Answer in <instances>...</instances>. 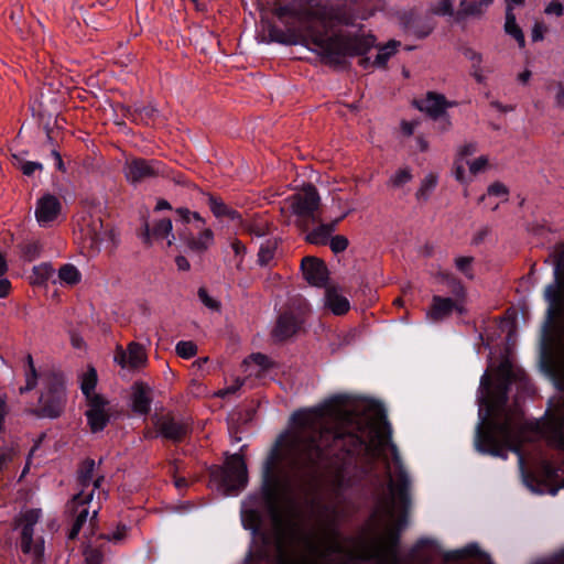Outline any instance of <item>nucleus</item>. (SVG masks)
<instances>
[{
    "instance_id": "09e8293b",
    "label": "nucleus",
    "mask_w": 564,
    "mask_h": 564,
    "mask_svg": "<svg viewBox=\"0 0 564 564\" xmlns=\"http://www.w3.org/2000/svg\"><path fill=\"white\" fill-rule=\"evenodd\" d=\"M487 196L500 197L502 200L507 199L508 189L501 183H494L487 189Z\"/></svg>"
},
{
    "instance_id": "680f3d73",
    "label": "nucleus",
    "mask_w": 564,
    "mask_h": 564,
    "mask_svg": "<svg viewBox=\"0 0 564 564\" xmlns=\"http://www.w3.org/2000/svg\"><path fill=\"white\" fill-rule=\"evenodd\" d=\"M459 553H460L459 557H463V556H477L479 554V549H478V546L476 544H470V545H467L462 551H459Z\"/></svg>"
},
{
    "instance_id": "412c9836",
    "label": "nucleus",
    "mask_w": 564,
    "mask_h": 564,
    "mask_svg": "<svg viewBox=\"0 0 564 564\" xmlns=\"http://www.w3.org/2000/svg\"><path fill=\"white\" fill-rule=\"evenodd\" d=\"M302 323L303 319L299 314L285 312L279 316L273 336L279 340L290 338L297 332Z\"/></svg>"
},
{
    "instance_id": "6e6d98bb",
    "label": "nucleus",
    "mask_w": 564,
    "mask_h": 564,
    "mask_svg": "<svg viewBox=\"0 0 564 564\" xmlns=\"http://www.w3.org/2000/svg\"><path fill=\"white\" fill-rule=\"evenodd\" d=\"M37 170H42V164L39 162L26 161L21 164V171L24 175L31 176Z\"/></svg>"
},
{
    "instance_id": "f704fd0d",
    "label": "nucleus",
    "mask_w": 564,
    "mask_h": 564,
    "mask_svg": "<svg viewBox=\"0 0 564 564\" xmlns=\"http://www.w3.org/2000/svg\"><path fill=\"white\" fill-rule=\"evenodd\" d=\"M503 29L508 35L516 40L520 48H523L525 46L524 34L522 32V29L517 23V18L514 13L506 14Z\"/></svg>"
},
{
    "instance_id": "4468645a",
    "label": "nucleus",
    "mask_w": 564,
    "mask_h": 564,
    "mask_svg": "<svg viewBox=\"0 0 564 564\" xmlns=\"http://www.w3.org/2000/svg\"><path fill=\"white\" fill-rule=\"evenodd\" d=\"M400 25L405 34L415 39H425L433 32L436 22L432 15L409 11L401 14Z\"/></svg>"
},
{
    "instance_id": "b1692460",
    "label": "nucleus",
    "mask_w": 564,
    "mask_h": 564,
    "mask_svg": "<svg viewBox=\"0 0 564 564\" xmlns=\"http://www.w3.org/2000/svg\"><path fill=\"white\" fill-rule=\"evenodd\" d=\"M341 219L343 217H339L329 224H319L314 229L306 230V241L316 246L327 245L332 234L335 231Z\"/></svg>"
},
{
    "instance_id": "2f4dec72",
    "label": "nucleus",
    "mask_w": 564,
    "mask_h": 564,
    "mask_svg": "<svg viewBox=\"0 0 564 564\" xmlns=\"http://www.w3.org/2000/svg\"><path fill=\"white\" fill-rule=\"evenodd\" d=\"M438 184L437 174L430 172L421 181L420 186L415 193L419 202H427Z\"/></svg>"
},
{
    "instance_id": "aec40b11",
    "label": "nucleus",
    "mask_w": 564,
    "mask_h": 564,
    "mask_svg": "<svg viewBox=\"0 0 564 564\" xmlns=\"http://www.w3.org/2000/svg\"><path fill=\"white\" fill-rule=\"evenodd\" d=\"M172 221L169 218L154 220L151 225L145 224V240L148 242L166 240V246H172L175 236L172 231Z\"/></svg>"
},
{
    "instance_id": "0e129e2a",
    "label": "nucleus",
    "mask_w": 564,
    "mask_h": 564,
    "mask_svg": "<svg viewBox=\"0 0 564 564\" xmlns=\"http://www.w3.org/2000/svg\"><path fill=\"white\" fill-rule=\"evenodd\" d=\"M555 104L558 108L564 109V86L558 84L555 95Z\"/></svg>"
},
{
    "instance_id": "052dcab7",
    "label": "nucleus",
    "mask_w": 564,
    "mask_h": 564,
    "mask_svg": "<svg viewBox=\"0 0 564 564\" xmlns=\"http://www.w3.org/2000/svg\"><path fill=\"white\" fill-rule=\"evenodd\" d=\"M8 405L3 398H0V432H2L4 426V420L8 414Z\"/></svg>"
},
{
    "instance_id": "f8f14e48",
    "label": "nucleus",
    "mask_w": 564,
    "mask_h": 564,
    "mask_svg": "<svg viewBox=\"0 0 564 564\" xmlns=\"http://www.w3.org/2000/svg\"><path fill=\"white\" fill-rule=\"evenodd\" d=\"M123 173L128 182L139 184L158 176H165L166 169L161 161L135 158L126 162Z\"/></svg>"
},
{
    "instance_id": "a18cd8bd",
    "label": "nucleus",
    "mask_w": 564,
    "mask_h": 564,
    "mask_svg": "<svg viewBox=\"0 0 564 564\" xmlns=\"http://www.w3.org/2000/svg\"><path fill=\"white\" fill-rule=\"evenodd\" d=\"M432 12L436 15H453V2L451 0H441L432 8Z\"/></svg>"
},
{
    "instance_id": "f257e3e1",
    "label": "nucleus",
    "mask_w": 564,
    "mask_h": 564,
    "mask_svg": "<svg viewBox=\"0 0 564 564\" xmlns=\"http://www.w3.org/2000/svg\"><path fill=\"white\" fill-rule=\"evenodd\" d=\"M344 403V398L337 395L316 408L295 412L293 430L278 440L264 462L262 492L281 563L289 561V551L296 544L303 545L305 554L293 564H317V560L343 552L335 509L321 508V516L332 514L317 535L302 530L300 503L314 506L312 496L321 474L341 488L355 456L380 457L384 453V425L347 411Z\"/></svg>"
},
{
    "instance_id": "5fc2aeb1",
    "label": "nucleus",
    "mask_w": 564,
    "mask_h": 564,
    "mask_svg": "<svg viewBox=\"0 0 564 564\" xmlns=\"http://www.w3.org/2000/svg\"><path fill=\"white\" fill-rule=\"evenodd\" d=\"M544 12L550 15L561 17L564 13V6L558 1H552L546 6Z\"/></svg>"
},
{
    "instance_id": "f3484780",
    "label": "nucleus",
    "mask_w": 564,
    "mask_h": 564,
    "mask_svg": "<svg viewBox=\"0 0 564 564\" xmlns=\"http://www.w3.org/2000/svg\"><path fill=\"white\" fill-rule=\"evenodd\" d=\"M85 247L89 249L90 254L100 251L105 243L112 239V231L104 229L100 219L93 220L82 229Z\"/></svg>"
},
{
    "instance_id": "2eb2a0df",
    "label": "nucleus",
    "mask_w": 564,
    "mask_h": 564,
    "mask_svg": "<svg viewBox=\"0 0 564 564\" xmlns=\"http://www.w3.org/2000/svg\"><path fill=\"white\" fill-rule=\"evenodd\" d=\"M110 414V405L105 398L93 397L90 400H87L85 415L91 432L102 431L109 422Z\"/></svg>"
},
{
    "instance_id": "774afa93",
    "label": "nucleus",
    "mask_w": 564,
    "mask_h": 564,
    "mask_svg": "<svg viewBox=\"0 0 564 564\" xmlns=\"http://www.w3.org/2000/svg\"><path fill=\"white\" fill-rule=\"evenodd\" d=\"M546 564H564V549L550 558Z\"/></svg>"
},
{
    "instance_id": "bb28decb",
    "label": "nucleus",
    "mask_w": 564,
    "mask_h": 564,
    "mask_svg": "<svg viewBox=\"0 0 564 564\" xmlns=\"http://www.w3.org/2000/svg\"><path fill=\"white\" fill-rule=\"evenodd\" d=\"M325 306L328 307L335 315L346 314L350 308L349 301L335 288L326 289Z\"/></svg>"
},
{
    "instance_id": "7ed1b4c3",
    "label": "nucleus",
    "mask_w": 564,
    "mask_h": 564,
    "mask_svg": "<svg viewBox=\"0 0 564 564\" xmlns=\"http://www.w3.org/2000/svg\"><path fill=\"white\" fill-rule=\"evenodd\" d=\"M383 8L384 0L276 1L272 13L286 30L271 26L269 33L279 43H293L305 35L326 64L345 66L376 44L375 35L356 21L367 20Z\"/></svg>"
},
{
    "instance_id": "dca6fc26",
    "label": "nucleus",
    "mask_w": 564,
    "mask_h": 564,
    "mask_svg": "<svg viewBox=\"0 0 564 564\" xmlns=\"http://www.w3.org/2000/svg\"><path fill=\"white\" fill-rule=\"evenodd\" d=\"M62 213V203L55 195L44 194L35 205V218L41 227H51Z\"/></svg>"
},
{
    "instance_id": "4be33fe9",
    "label": "nucleus",
    "mask_w": 564,
    "mask_h": 564,
    "mask_svg": "<svg viewBox=\"0 0 564 564\" xmlns=\"http://www.w3.org/2000/svg\"><path fill=\"white\" fill-rule=\"evenodd\" d=\"M454 105V102L447 101L443 95L436 93H429L424 99L417 102V107L433 119L443 116L445 110Z\"/></svg>"
},
{
    "instance_id": "20e7f679",
    "label": "nucleus",
    "mask_w": 564,
    "mask_h": 564,
    "mask_svg": "<svg viewBox=\"0 0 564 564\" xmlns=\"http://www.w3.org/2000/svg\"><path fill=\"white\" fill-rule=\"evenodd\" d=\"M368 421H376L384 425V432L388 435L383 455L368 457L372 460H382L388 477L387 492L378 496L373 512V517L387 523L386 534L375 551V557L380 564H398L399 535L405 525V516L400 514L397 519L395 517L398 512L403 513L409 507L410 477L404 469L397 446L391 442V427L384 415L379 413Z\"/></svg>"
},
{
    "instance_id": "9b49d317",
    "label": "nucleus",
    "mask_w": 564,
    "mask_h": 564,
    "mask_svg": "<svg viewBox=\"0 0 564 564\" xmlns=\"http://www.w3.org/2000/svg\"><path fill=\"white\" fill-rule=\"evenodd\" d=\"M152 421L154 431H147L145 438L162 437L173 443H181L192 431L188 420L170 413L155 415Z\"/></svg>"
},
{
    "instance_id": "58836bf2",
    "label": "nucleus",
    "mask_w": 564,
    "mask_h": 564,
    "mask_svg": "<svg viewBox=\"0 0 564 564\" xmlns=\"http://www.w3.org/2000/svg\"><path fill=\"white\" fill-rule=\"evenodd\" d=\"M243 527L252 532L253 535L260 532L261 518L257 510L243 509L241 513Z\"/></svg>"
},
{
    "instance_id": "49530a36",
    "label": "nucleus",
    "mask_w": 564,
    "mask_h": 564,
    "mask_svg": "<svg viewBox=\"0 0 564 564\" xmlns=\"http://www.w3.org/2000/svg\"><path fill=\"white\" fill-rule=\"evenodd\" d=\"M542 468L544 475L551 481H555L560 479L562 476H564V470H562L561 468H555L550 462H545Z\"/></svg>"
},
{
    "instance_id": "a878e982",
    "label": "nucleus",
    "mask_w": 564,
    "mask_h": 564,
    "mask_svg": "<svg viewBox=\"0 0 564 564\" xmlns=\"http://www.w3.org/2000/svg\"><path fill=\"white\" fill-rule=\"evenodd\" d=\"M242 366L245 367V371L249 372L250 376L254 375L260 377L271 368L272 362L268 356L257 352L246 358Z\"/></svg>"
},
{
    "instance_id": "a211bd4d",
    "label": "nucleus",
    "mask_w": 564,
    "mask_h": 564,
    "mask_svg": "<svg viewBox=\"0 0 564 564\" xmlns=\"http://www.w3.org/2000/svg\"><path fill=\"white\" fill-rule=\"evenodd\" d=\"M454 311H457L459 314L464 312L462 301L434 295L431 306L426 311V319L432 323H438L451 316Z\"/></svg>"
},
{
    "instance_id": "ea45409f",
    "label": "nucleus",
    "mask_w": 564,
    "mask_h": 564,
    "mask_svg": "<svg viewBox=\"0 0 564 564\" xmlns=\"http://www.w3.org/2000/svg\"><path fill=\"white\" fill-rule=\"evenodd\" d=\"M412 172L410 167L399 169L389 180V184L393 187H401L412 180Z\"/></svg>"
},
{
    "instance_id": "a19ab883",
    "label": "nucleus",
    "mask_w": 564,
    "mask_h": 564,
    "mask_svg": "<svg viewBox=\"0 0 564 564\" xmlns=\"http://www.w3.org/2000/svg\"><path fill=\"white\" fill-rule=\"evenodd\" d=\"M175 351L181 358L189 359L197 354V346L191 340H181L176 344Z\"/></svg>"
},
{
    "instance_id": "37998d69",
    "label": "nucleus",
    "mask_w": 564,
    "mask_h": 564,
    "mask_svg": "<svg viewBox=\"0 0 564 564\" xmlns=\"http://www.w3.org/2000/svg\"><path fill=\"white\" fill-rule=\"evenodd\" d=\"M328 243L333 252L339 253L346 250V248L348 247V239L341 235H337L334 237L330 236Z\"/></svg>"
},
{
    "instance_id": "ddd939ff",
    "label": "nucleus",
    "mask_w": 564,
    "mask_h": 564,
    "mask_svg": "<svg viewBox=\"0 0 564 564\" xmlns=\"http://www.w3.org/2000/svg\"><path fill=\"white\" fill-rule=\"evenodd\" d=\"M113 360L122 369L129 371H140L148 366L149 358L144 345L138 341H131L127 348L117 346Z\"/></svg>"
},
{
    "instance_id": "338daca9",
    "label": "nucleus",
    "mask_w": 564,
    "mask_h": 564,
    "mask_svg": "<svg viewBox=\"0 0 564 564\" xmlns=\"http://www.w3.org/2000/svg\"><path fill=\"white\" fill-rule=\"evenodd\" d=\"M231 249L234 250L236 256H242L246 252L245 245L239 240H234L231 242Z\"/></svg>"
},
{
    "instance_id": "5701e85b",
    "label": "nucleus",
    "mask_w": 564,
    "mask_h": 564,
    "mask_svg": "<svg viewBox=\"0 0 564 564\" xmlns=\"http://www.w3.org/2000/svg\"><path fill=\"white\" fill-rule=\"evenodd\" d=\"M495 0H462L455 13L457 22L468 17H481Z\"/></svg>"
},
{
    "instance_id": "423d86ee",
    "label": "nucleus",
    "mask_w": 564,
    "mask_h": 564,
    "mask_svg": "<svg viewBox=\"0 0 564 564\" xmlns=\"http://www.w3.org/2000/svg\"><path fill=\"white\" fill-rule=\"evenodd\" d=\"M104 479V475L96 474V463L94 459L87 458L79 465L76 484L80 490L73 497L67 506L68 511L75 517L68 539L74 540L83 529V525L87 522L89 505L93 500L94 492L101 487Z\"/></svg>"
},
{
    "instance_id": "0eeeda50",
    "label": "nucleus",
    "mask_w": 564,
    "mask_h": 564,
    "mask_svg": "<svg viewBox=\"0 0 564 564\" xmlns=\"http://www.w3.org/2000/svg\"><path fill=\"white\" fill-rule=\"evenodd\" d=\"M175 213L176 223L184 226L178 230V236L186 247L196 253L207 251L214 245L215 236L214 231L206 227L205 219L198 213L185 207L177 208Z\"/></svg>"
},
{
    "instance_id": "bf43d9fd",
    "label": "nucleus",
    "mask_w": 564,
    "mask_h": 564,
    "mask_svg": "<svg viewBox=\"0 0 564 564\" xmlns=\"http://www.w3.org/2000/svg\"><path fill=\"white\" fill-rule=\"evenodd\" d=\"M506 1V14L514 13L516 8L524 6V0H505Z\"/></svg>"
},
{
    "instance_id": "de8ad7c7",
    "label": "nucleus",
    "mask_w": 564,
    "mask_h": 564,
    "mask_svg": "<svg viewBox=\"0 0 564 564\" xmlns=\"http://www.w3.org/2000/svg\"><path fill=\"white\" fill-rule=\"evenodd\" d=\"M471 257H458L455 260L456 268L466 276L471 278Z\"/></svg>"
},
{
    "instance_id": "6e6552de",
    "label": "nucleus",
    "mask_w": 564,
    "mask_h": 564,
    "mask_svg": "<svg viewBox=\"0 0 564 564\" xmlns=\"http://www.w3.org/2000/svg\"><path fill=\"white\" fill-rule=\"evenodd\" d=\"M210 481L223 495H238L248 482L247 466L242 456L239 454L230 455L226 458L224 466L213 467Z\"/></svg>"
},
{
    "instance_id": "4d7b16f0",
    "label": "nucleus",
    "mask_w": 564,
    "mask_h": 564,
    "mask_svg": "<svg viewBox=\"0 0 564 564\" xmlns=\"http://www.w3.org/2000/svg\"><path fill=\"white\" fill-rule=\"evenodd\" d=\"M465 56L473 62V68L480 66L481 64V55L473 50H467L465 52Z\"/></svg>"
},
{
    "instance_id": "3c124183",
    "label": "nucleus",
    "mask_w": 564,
    "mask_h": 564,
    "mask_svg": "<svg viewBox=\"0 0 564 564\" xmlns=\"http://www.w3.org/2000/svg\"><path fill=\"white\" fill-rule=\"evenodd\" d=\"M487 164H488V159L485 155L477 158L473 162H468V161L465 162V165L469 166V172L474 175L479 173L480 171H482Z\"/></svg>"
},
{
    "instance_id": "f03ea898",
    "label": "nucleus",
    "mask_w": 564,
    "mask_h": 564,
    "mask_svg": "<svg viewBox=\"0 0 564 564\" xmlns=\"http://www.w3.org/2000/svg\"><path fill=\"white\" fill-rule=\"evenodd\" d=\"M550 257L554 281L545 288L544 299L549 303V321H561L550 343L549 371L563 395L552 403L542 421H528L519 406H507L510 386L518 377L508 360L498 366L494 382L485 373L479 387L480 422L475 435L476 449L503 459L512 451L518 454L520 465L523 464L521 444L532 436L564 452V242L556 245Z\"/></svg>"
},
{
    "instance_id": "864d4df0",
    "label": "nucleus",
    "mask_w": 564,
    "mask_h": 564,
    "mask_svg": "<svg viewBox=\"0 0 564 564\" xmlns=\"http://www.w3.org/2000/svg\"><path fill=\"white\" fill-rule=\"evenodd\" d=\"M546 26L542 22H535L532 32H531V39L533 42H540L544 39V34L546 32Z\"/></svg>"
},
{
    "instance_id": "1a4fd4ad",
    "label": "nucleus",
    "mask_w": 564,
    "mask_h": 564,
    "mask_svg": "<svg viewBox=\"0 0 564 564\" xmlns=\"http://www.w3.org/2000/svg\"><path fill=\"white\" fill-rule=\"evenodd\" d=\"M292 214L296 216V226L306 231L313 224L319 223L321 197L315 186L305 185L288 198Z\"/></svg>"
},
{
    "instance_id": "9d476101",
    "label": "nucleus",
    "mask_w": 564,
    "mask_h": 564,
    "mask_svg": "<svg viewBox=\"0 0 564 564\" xmlns=\"http://www.w3.org/2000/svg\"><path fill=\"white\" fill-rule=\"evenodd\" d=\"M42 518L41 509H29L19 517L18 527H20V549L22 553L32 558V564H42L44 557V539L34 535V527Z\"/></svg>"
},
{
    "instance_id": "e2e57ef3",
    "label": "nucleus",
    "mask_w": 564,
    "mask_h": 564,
    "mask_svg": "<svg viewBox=\"0 0 564 564\" xmlns=\"http://www.w3.org/2000/svg\"><path fill=\"white\" fill-rule=\"evenodd\" d=\"M175 263L178 270L181 271H188L191 268L189 261L184 256H177L175 258Z\"/></svg>"
},
{
    "instance_id": "603ef678",
    "label": "nucleus",
    "mask_w": 564,
    "mask_h": 564,
    "mask_svg": "<svg viewBox=\"0 0 564 564\" xmlns=\"http://www.w3.org/2000/svg\"><path fill=\"white\" fill-rule=\"evenodd\" d=\"M198 297L202 301V303L207 306L210 310H218L219 303L209 296L208 292L204 288L198 289Z\"/></svg>"
},
{
    "instance_id": "c756f323",
    "label": "nucleus",
    "mask_w": 564,
    "mask_h": 564,
    "mask_svg": "<svg viewBox=\"0 0 564 564\" xmlns=\"http://www.w3.org/2000/svg\"><path fill=\"white\" fill-rule=\"evenodd\" d=\"M54 275L55 270L51 263H41L33 267L32 274L30 275V282L32 285L36 286L46 285L48 281L57 283V281L53 279Z\"/></svg>"
},
{
    "instance_id": "6ab92c4d",
    "label": "nucleus",
    "mask_w": 564,
    "mask_h": 564,
    "mask_svg": "<svg viewBox=\"0 0 564 564\" xmlns=\"http://www.w3.org/2000/svg\"><path fill=\"white\" fill-rule=\"evenodd\" d=\"M304 279L313 286L323 288L328 280V270L325 263L314 257H305L301 262Z\"/></svg>"
},
{
    "instance_id": "393cba45",
    "label": "nucleus",
    "mask_w": 564,
    "mask_h": 564,
    "mask_svg": "<svg viewBox=\"0 0 564 564\" xmlns=\"http://www.w3.org/2000/svg\"><path fill=\"white\" fill-rule=\"evenodd\" d=\"M399 46V41L391 40L386 45L379 47V52L377 53L373 62L366 57L361 58L359 63L364 68H368L369 66L384 67L389 58L397 52Z\"/></svg>"
},
{
    "instance_id": "79ce46f5",
    "label": "nucleus",
    "mask_w": 564,
    "mask_h": 564,
    "mask_svg": "<svg viewBox=\"0 0 564 564\" xmlns=\"http://www.w3.org/2000/svg\"><path fill=\"white\" fill-rule=\"evenodd\" d=\"M41 250L42 246L39 241H31L23 246L22 254L26 261H33L40 256Z\"/></svg>"
},
{
    "instance_id": "7c9ffc66",
    "label": "nucleus",
    "mask_w": 564,
    "mask_h": 564,
    "mask_svg": "<svg viewBox=\"0 0 564 564\" xmlns=\"http://www.w3.org/2000/svg\"><path fill=\"white\" fill-rule=\"evenodd\" d=\"M208 205H209V208L215 217H217V218L226 217L231 220L241 221L240 214L237 210L229 207L228 205H226L224 203V200H221L220 198H217L215 196H209Z\"/></svg>"
},
{
    "instance_id": "4c0bfd02",
    "label": "nucleus",
    "mask_w": 564,
    "mask_h": 564,
    "mask_svg": "<svg viewBox=\"0 0 564 564\" xmlns=\"http://www.w3.org/2000/svg\"><path fill=\"white\" fill-rule=\"evenodd\" d=\"M130 116L131 119L135 122L150 124L154 122L155 118L158 117V110L151 105L135 106Z\"/></svg>"
},
{
    "instance_id": "e433bc0d",
    "label": "nucleus",
    "mask_w": 564,
    "mask_h": 564,
    "mask_svg": "<svg viewBox=\"0 0 564 564\" xmlns=\"http://www.w3.org/2000/svg\"><path fill=\"white\" fill-rule=\"evenodd\" d=\"M97 384V372L94 368H89L80 380V389L83 394L86 397V400H90L93 397H101L100 394L95 393V388Z\"/></svg>"
},
{
    "instance_id": "c03bdc74",
    "label": "nucleus",
    "mask_w": 564,
    "mask_h": 564,
    "mask_svg": "<svg viewBox=\"0 0 564 564\" xmlns=\"http://www.w3.org/2000/svg\"><path fill=\"white\" fill-rule=\"evenodd\" d=\"M84 555L86 564H101L104 561V553L96 547H87Z\"/></svg>"
},
{
    "instance_id": "39448f33",
    "label": "nucleus",
    "mask_w": 564,
    "mask_h": 564,
    "mask_svg": "<svg viewBox=\"0 0 564 564\" xmlns=\"http://www.w3.org/2000/svg\"><path fill=\"white\" fill-rule=\"evenodd\" d=\"M24 386L19 388L22 395L32 391L41 382L39 402L36 406L26 409V412L39 419H57L64 412L67 395L65 379L62 373L54 370L37 372L32 355H26L24 365Z\"/></svg>"
},
{
    "instance_id": "c9c22d12",
    "label": "nucleus",
    "mask_w": 564,
    "mask_h": 564,
    "mask_svg": "<svg viewBox=\"0 0 564 564\" xmlns=\"http://www.w3.org/2000/svg\"><path fill=\"white\" fill-rule=\"evenodd\" d=\"M79 270L70 263H65L58 269L57 282L66 285H75L80 281Z\"/></svg>"
},
{
    "instance_id": "13d9d810",
    "label": "nucleus",
    "mask_w": 564,
    "mask_h": 564,
    "mask_svg": "<svg viewBox=\"0 0 564 564\" xmlns=\"http://www.w3.org/2000/svg\"><path fill=\"white\" fill-rule=\"evenodd\" d=\"M11 283L4 276L0 278V297L4 299L10 294Z\"/></svg>"
},
{
    "instance_id": "72a5a7b5",
    "label": "nucleus",
    "mask_w": 564,
    "mask_h": 564,
    "mask_svg": "<svg viewBox=\"0 0 564 564\" xmlns=\"http://www.w3.org/2000/svg\"><path fill=\"white\" fill-rule=\"evenodd\" d=\"M245 229L254 237H264L271 231V224L264 216L253 217L245 224Z\"/></svg>"
},
{
    "instance_id": "69168bd1",
    "label": "nucleus",
    "mask_w": 564,
    "mask_h": 564,
    "mask_svg": "<svg viewBox=\"0 0 564 564\" xmlns=\"http://www.w3.org/2000/svg\"><path fill=\"white\" fill-rule=\"evenodd\" d=\"M416 123L413 121H402L401 130L405 135H412L414 133Z\"/></svg>"
},
{
    "instance_id": "c85d7f7f",
    "label": "nucleus",
    "mask_w": 564,
    "mask_h": 564,
    "mask_svg": "<svg viewBox=\"0 0 564 564\" xmlns=\"http://www.w3.org/2000/svg\"><path fill=\"white\" fill-rule=\"evenodd\" d=\"M131 401H132V410L135 413L142 414V415H145L149 413V411L151 409V398H150L149 390L145 387H143L141 384H137L133 388Z\"/></svg>"
},
{
    "instance_id": "8fccbe9b",
    "label": "nucleus",
    "mask_w": 564,
    "mask_h": 564,
    "mask_svg": "<svg viewBox=\"0 0 564 564\" xmlns=\"http://www.w3.org/2000/svg\"><path fill=\"white\" fill-rule=\"evenodd\" d=\"M128 528L126 525H118L117 529L106 534L104 538L110 542L119 543L127 536Z\"/></svg>"
},
{
    "instance_id": "473e14b6",
    "label": "nucleus",
    "mask_w": 564,
    "mask_h": 564,
    "mask_svg": "<svg viewBox=\"0 0 564 564\" xmlns=\"http://www.w3.org/2000/svg\"><path fill=\"white\" fill-rule=\"evenodd\" d=\"M279 241L276 238L265 239L258 251V263L261 267L270 265L274 260L275 252L278 249Z\"/></svg>"
},
{
    "instance_id": "cd10ccee",
    "label": "nucleus",
    "mask_w": 564,
    "mask_h": 564,
    "mask_svg": "<svg viewBox=\"0 0 564 564\" xmlns=\"http://www.w3.org/2000/svg\"><path fill=\"white\" fill-rule=\"evenodd\" d=\"M477 152V144L469 142L462 145L457 151V158L454 162V175L460 183H466L465 176V159Z\"/></svg>"
}]
</instances>
